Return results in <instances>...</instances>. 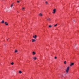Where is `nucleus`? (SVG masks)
Segmentation results:
<instances>
[{
	"mask_svg": "<svg viewBox=\"0 0 79 79\" xmlns=\"http://www.w3.org/2000/svg\"><path fill=\"white\" fill-rule=\"evenodd\" d=\"M69 67H68L67 68V69L66 70V72L67 73H68V71H69Z\"/></svg>",
	"mask_w": 79,
	"mask_h": 79,
	"instance_id": "obj_1",
	"label": "nucleus"
},
{
	"mask_svg": "<svg viewBox=\"0 0 79 79\" xmlns=\"http://www.w3.org/2000/svg\"><path fill=\"white\" fill-rule=\"evenodd\" d=\"M56 12V9H54L53 10V11L52 12V13L55 14Z\"/></svg>",
	"mask_w": 79,
	"mask_h": 79,
	"instance_id": "obj_2",
	"label": "nucleus"
},
{
	"mask_svg": "<svg viewBox=\"0 0 79 79\" xmlns=\"http://www.w3.org/2000/svg\"><path fill=\"white\" fill-rule=\"evenodd\" d=\"M33 37L34 39H36L37 38V35H35V36H33Z\"/></svg>",
	"mask_w": 79,
	"mask_h": 79,
	"instance_id": "obj_3",
	"label": "nucleus"
},
{
	"mask_svg": "<svg viewBox=\"0 0 79 79\" xmlns=\"http://www.w3.org/2000/svg\"><path fill=\"white\" fill-rule=\"evenodd\" d=\"M74 64V63H72L70 64V66H71H71H73Z\"/></svg>",
	"mask_w": 79,
	"mask_h": 79,
	"instance_id": "obj_4",
	"label": "nucleus"
},
{
	"mask_svg": "<svg viewBox=\"0 0 79 79\" xmlns=\"http://www.w3.org/2000/svg\"><path fill=\"white\" fill-rule=\"evenodd\" d=\"M32 58L34 60H36L37 59V58H36V57H33Z\"/></svg>",
	"mask_w": 79,
	"mask_h": 79,
	"instance_id": "obj_5",
	"label": "nucleus"
},
{
	"mask_svg": "<svg viewBox=\"0 0 79 79\" xmlns=\"http://www.w3.org/2000/svg\"><path fill=\"white\" fill-rule=\"evenodd\" d=\"M39 15L40 16H43V15L42 13L40 14Z\"/></svg>",
	"mask_w": 79,
	"mask_h": 79,
	"instance_id": "obj_6",
	"label": "nucleus"
},
{
	"mask_svg": "<svg viewBox=\"0 0 79 79\" xmlns=\"http://www.w3.org/2000/svg\"><path fill=\"white\" fill-rule=\"evenodd\" d=\"M22 10H23V11H24V10H25V8L23 7L22 8Z\"/></svg>",
	"mask_w": 79,
	"mask_h": 79,
	"instance_id": "obj_7",
	"label": "nucleus"
},
{
	"mask_svg": "<svg viewBox=\"0 0 79 79\" xmlns=\"http://www.w3.org/2000/svg\"><path fill=\"white\" fill-rule=\"evenodd\" d=\"M5 25H6V26H8V23L6 22L5 23Z\"/></svg>",
	"mask_w": 79,
	"mask_h": 79,
	"instance_id": "obj_8",
	"label": "nucleus"
},
{
	"mask_svg": "<svg viewBox=\"0 0 79 79\" xmlns=\"http://www.w3.org/2000/svg\"><path fill=\"white\" fill-rule=\"evenodd\" d=\"M32 42H35V40H34V39H33L32 40Z\"/></svg>",
	"mask_w": 79,
	"mask_h": 79,
	"instance_id": "obj_9",
	"label": "nucleus"
},
{
	"mask_svg": "<svg viewBox=\"0 0 79 79\" xmlns=\"http://www.w3.org/2000/svg\"><path fill=\"white\" fill-rule=\"evenodd\" d=\"M32 53H33V55H35V53L34 52H33Z\"/></svg>",
	"mask_w": 79,
	"mask_h": 79,
	"instance_id": "obj_10",
	"label": "nucleus"
},
{
	"mask_svg": "<svg viewBox=\"0 0 79 79\" xmlns=\"http://www.w3.org/2000/svg\"><path fill=\"white\" fill-rule=\"evenodd\" d=\"M19 73L20 74H21V73H22V72H21V71H20L19 72Z\"/></svg>",
	"mask_w": 79,
	"mask_h": 79,
	"instance_id": "obj_11",
	"label": "nucleus"
},
{
	"mask_svg": "<svg viewBox=\"0 0 79 79\" xmlns=\"http://www.w3.org/2000/svg\"><path fill=\"white\" fill-rule=\"evenodd\" d=\"M1 23H5V22H4V20H2L1 22Z\"/></svg>",
	"mask_w": 79,
	"mask_h": 79,
	"instance_id": "obj_12",
	"label": "nucleus"
},
{
	"mask_svg": "<svg viewBox=\"0 0 79 79\" xmlns=\"http://www.w3.org/2000/svg\"><path fill=\"white\" fill-rule=\"evenodd\" d=\"M17 2L18 3H20V1H17Z\"/></svg>",
	"mask_w": 79,
	"mask_h": 79,
	"instance_id": "obj_13",
	"label": "nucleus"
},
{
	"mask_svg": "<svg viewBox=\"0 0 79 79\" xmlns=\"http://www.w3.org/2000/svg\"><path fill=\"white\" fill-rule=\"evenodd\" d=\"M12 65H13L14 64V63L13 62H12V63H10Z\"/></svg>",
	"mask_w": 79,
	"mask_h": 79,
	"instance_id": "obj_14",
	"label": "nucleus"
},
{
	"mask_svg": "<svg viewBox=\"0 0 79 79\" xmlns=\"http://www.w3.org/2000/svg\"><path fill=\"white\" fill-rule=\"evenodd\" d=\"M15 53H17V52H18V51L17 50H16L15 51Z\"/></svg>",
	"mask_w": 79,
	"mask_h": 79,
	"instance_id": "obj_15",
	"label": "nucleus"
},
{
	"mask_svg": "<svg viewBox=\"0 0 79 79\" xmlns=\"http://www.w3.org/2000/svg\"><path fill=\"white\" fill-rule=\"evenodd\" d=\"M64 64H66V61H64Z\"/></svg>",
	"mask_w": 79,
	"mask_h": 79,
	"instance_id": "obj_16",
	"label": "nucleus"
},
{
	"mask_svg": "<svg viewBox=\"0 0 79 79\" xmlns=\"http://www.w3.org/2000/svg\"><path fill=\"white\" fill-rule=\"evenodd\" d=\"M45 3H46V5H48V2H47V1L45 2Z\"/></svg>",
	"mask_w": 79,
	"mask_h": 79,
	"instance_id": "obj_17",
	"label": "nucleus"
},
{
	"mask_svg": "<svg viewBox=\"0 0 79 79\" xmlns=\"http://www.w3.org/2000/svg\"><path fill=\"white\" fill-rule=\"evenodd\" d=\"M13 6V4H12L11 5V8H12Z\"/></svg>",
	"mask_w": 79,
	"mask_h": 79,
	"instance_id": "obj_18",
	"label": "nucleus"
},
{
	"mask_svg": "<svg viewBox=\"0 0 79 79\" xmlns=\"http://www.w3.org/2000/svg\"><path fill=\"white\" fill-rule=\"evenodd\" d=\"M49 27H50V28L52 27V26L51 25H49Z\"/></svg>",
	"mask_w": 79,
	"mask_h": 79,
	"instance_id": "obj_19",
	"label": "nucleus"
},
{
	"mask_svg": "<svg viewBox=\"0 0 79 79\" xmlns=\"http://www.w3.org/2000/svg\"><path fill=\"white\" fill-rule=\"evenodd\" d=\"M57 26V24H56V25L54 26V27H56Z\"/></svg>",
	"mask_w": 79,
	"mask_h": 79,
	"instance_id": "obj_20",
	"label": "nucleus"
},
{
	"mask_svg": "<svg viewBox=\"0 0 79 79\" xmlns=\"http://www.w3.org/2000/svg\"><path fill=\"white\" fill-rule=\"evenodd\" d=\"M47 20H50V19H49V18H48L47 19Z\"/></svg>",
	"mask_w": 79,
	"mask_h": 79,
	"instance_id": "obj_21",
	"label": "nucleus"
},
{
	"mask_svg": "<svg viewBox=\"0 0 79 79\" xmlns=\"http://www.w3.org/2000/svg\"><path fill=\"white\" fill-rule=\"evenodd\" d=\"M55 59H56V58H57V57H55Z\"/></svg>",
	"mask_w": 79,
	"mask_h": 79,
	"instance_id": "obj_22",
	"label": "nucleus"
},
{
	"mask_svg": "<svg viewBox=\"0 0 79 79\" xmlns=\"http://www.w3.org/2000/svg\"><path fill=\"white\" fill-rule=\"evenodd\" d=\"M12 4H13V5L14 3H13Z\"/></svg>",
	"mask_w": 79,
	"mask_h": 79,
	"instance_id": "obj_23",
	"label": "nucleus"
},
{
	"mask_svg": "<svg viewBox=\"0 0 79 79\" xmlns=\"http://www.w3.org/2000/svg\"><path fill=\"white\" fill-rule=\"evenodd\" d=\"M7 40H8V39H7Z\"/></svg>",
	"mask_w": 79,
	"mask_h": 79,
	"instance_id": "obj_24",
	"label": "nucleus"
},
{
	"mask_svg": "<svg viewBox=\"0 0 79 79\" xmlns=\"http://www.w3.org/2000/svg\"><path fill=\"white\" fill-rule=\"evenodd\" d=\"M17 13H18V11H17Z\"/></svg>",
	"mask_w": 79,
	"mask_h": 79,
	"instance_id": "obj_25",
	"label": "nucleus"
},
{
	"mask_svg": "<svg viewBox=\"0 0 79 79\" xmlns=\"http://www.w3.org/2000/svg\"><path fill=\"white\" fill-rule=\"evenodd\" d=\"M78 79H79V78Z\"/></svg>",
	"mask_w": 79,
	"mask_h": 79,
	"instance_id": "obj_26",
	"label": "nucleus"
}]
</instances>
